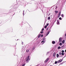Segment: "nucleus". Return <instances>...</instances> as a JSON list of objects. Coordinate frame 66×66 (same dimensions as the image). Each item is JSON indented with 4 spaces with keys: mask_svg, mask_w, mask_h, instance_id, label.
Returning a JSON list of instances; mask_svg holds the SVG:
<instances>
[{
    "mask_svg": "<svg viewBox=\"0 0 66 66\" xmlns=\"http://www.w3.org/2000/svg\"><path fill=\"white\" fill-rule=\"evenodd\" d=\"M29 57H30V56H28L27 57V59L26 60V62H28V60H29Z\"/></svg>",
    "mask_w": 66,
    "mask_h": 66,
    "instance_id": "1",
    "label": "nucleus"
},
{
    "mask_svg": "<svg viewBox=\"0 0 66 66\" xmlns=\"http://www.w3.org/2000/svg\"><path fill=\"white\" fill-rule=\"evenodd\" d=\"M49 60V58H47L45 61L44 63H47V61H48Z\"/></svg>",
    "mask_w": 66,
    "mask_h": 66,
    "instance_id": "2",
    "label": "nucleus"
},
{
    "mask_svg": "<svg viewBox=\"0 0 66 66\" xmlns=\"http://www.w3.org/2000/svg\"><path fill=\"white\" fill-rule=\"evenodd\" d=\"M59 42L60 43L62 42V38H60L59 39Z\"/></svg>",
    "mask_w": 66,
    "mask_h": 66,
    "instance_id": "3",
    "label": "nucleus"
},
{
    "mask_svg": "<svg viewBox=\"0 0 66 66\" xmlns=\"http://www.w3.org/2000/svg\"><path fill=\"white\" fill-rule=\"evenodd\" d=\"M52 43L53 44H55V42L54 41H52Z\"/></svg>",
    "mask_w": 66,
    "mask_h": 66,
    "instance_id": "4",
    "label": "nucleus"
},
{
    "mask_svg": "<svg viewBox=\"0 0 66 66\" xmlns=\"http://www.w3.org/2000/svg\"><path fill=\"white\" fill-rule=\"evenodd\" d=\"M56 55V54L54 52V53L53 54V56H54V57H55Z\"/></svg>",
    "mask_w": 66,
    "mask_h": 66,
    "instance_id": "5",
    "label": "nucleus"
},
{
    "mask_svg": "<svg viewBox=\"0 0 66 66\" xmlns=\"http://www.w3.org/2000/svg\"><path fill=\"white\" fill-rule=\"evenodd\" d=\"M65 42V40H64L62 41V43L63 44H64V43Z\"/></svg>",
    "mask_w": 66,
    "mask_h": 66,
    "instance_id": "6",
    "label": "nucleus"
},
{
    "mask_svg": "<svg viewBox=\"0 0 66 66\" xmlns=\"http://www.w3.org/2000/svg\"><path fill=\"white\" fill-rule=\"evenodd\" d=\"M49 33H50V31H49L46 34L47 35H48L49 34Z\"/></svg>",
    "mask_w": 66,
    "mask_h": 66,
    "instance_id": "7",
    "label": "nucleus"
},
{
    "mask_svg": "<svg viewBox=\"0 0 66 66\" xmlns=\"http://www.w3.org/2000/svg\"><path fill=\"white\" fill-rule=\"evenodd\" d=\"M49 33H50V31H49L46 34L47 35H48L49 34Z\"/></svg>",
    "mask_w": 66,
    "mask_h": 66,
    "instance_id": "8",
    "label": "nucleus"
},
{
    "mask_svg": "<svg viewBox=\"0 0 66 66\" xmlns=\"http://www.w3.org/2000/svg\"><path fill=\"white\" fill-rule=\"evenodd\" d=\"M61 15V12H60L58 14V17H60V15Z\"/></svg>",
    "mask_w": 66,
    "mask_h": 66,
    "instance_id": "9",
    "label": "nucleus"
},
{
    "mask_svg": "<svg viewBox=\"0 0 66 66\" xmlns=\"http://www.w3.org/2000/svg\"><path fill=\"white\" fill-rule=\"evenodd\" d=\"M47 19L48 20H49L50 19V16L48 17V18Z\"/></svg>",
    "mask_w": 66,
    "mask_h": 66,
    "instance_id": "10",
    "label": "nucleus"
},
{
    "mask_svg": "<svg viewBox=\"0 0 66 66\" xmlns=\"http://www.w3.org/2000/svg\"><path fill=\"white\" fill-rule=\"evenodd\" d=\"M32 50H34V49H35V47H33L32 48Z\"/></svg>",
    "mask_w": 66,
    "mask_h": 66,
    "instance_id": "11",
    "label": "nucleus"
},
{
    "mask_svg": "<svg viewBox=\"0 0 66 66\" xmlns=\"http://www.w3.org/2000/svg\"><path fill=\"white\" fill-rule=\"evenodd\" d=\"M56 56L57 57H58L59 56V55L58 54H57L56 55Z\"/></svg>",
    "mask_w": 66,
    "mask_h": 66,
    "instance_id": "12",
    "label": "nucleus"
},
{
    "mask_svg": "<svg viewBox=\"0 0 66 66\" xmlns=\"http://www.w3.org/2000/svg\"><path fill=\"white\" fill-rule=\"evenodd\" d=\"M41 35V34L39 35L38 36V38H40V36Z\"/></svg>",
    "mask_w": 66,
    "mask_h": 66,
    "instance_id": "13",
    "label": "nucleus"
},
{
    "mask_svg": "<svg viewBox=\"0 0 66 66\" xmlns=\"http://www.w3.org/2000/svg\"><path fill=\"white\" fill-rule=\"evenodd\" d=\"M62 54V53L61 52H59V54L60 55H61V54Z\"/></svg>",
    "mask_w": 66,
    "mask_h": 66,
    "instance_id": "14",
    "label": "nucleus"
},
{
    "mask_svg": "<svg viewBox=\"0 0 66 66\" xmlns=\"http://www.w3.org/2000/svg\"><path fill=\"white\" fill-rule=\"evenodd\" d=\"M59 61H60V62H61L62 61V59H60Z\"/></svg>",
    "mask_w": 66,
    "mask_h": 66,
    "instance_id": "15",
    "label": "nucleus"
},
{
    "mask_svg": "<svg viewBox=\"0 0 66 66\" xmlns=\"http://www.w3.org/2000/svg\"><path fill=\"white\" fill-rule=\"evenodd\" d=\"M55 13H58V11H55Z\"/></svg>",
    "mask_w": 66,
    "mask_h": 66,
    "instance_id": "16",
    "label": "nucleus"
},
{
    "mask_svg": "<svg viewBox=\"0 0 66 66\" xmlns=\"http://www.w3.org/2000/svg\"><path fill=\"white\" fill-rule=\"evenodd\" d=\"M59 45H60V46H62V43H60L59 44Z\"/></svg>",
    "mask_w": 66,
    "mask_h": 66,
    "instance_id": "17",
    "label": "nucleus"
},
{
    "mask_svg": "<svg viewBox=\"0 0 66 66\" xmlns=\"http://www.w3.org/2000/svg\"><path fill=\"white\" fill-rule=\"evenodd\" d=\"M61 47L60 46H59L58 47V49H61Z\"/></svg>",
    "mask_w": 66,
    "mask_h": 66,
    "instance_id": "18",
    "label": "nucleus"
},
{
    "mask_svg": "<svg viewBox=\"0 0 66 66\" xmlns=\"http://www.w3.org/2000/svg\"><path fill=\"white\" fill-rule=\"evenodd\" d=\"M47 26L46 25L44 27V28L45 29H46V28H47Z\"/></svg>",
    "mask_w": 66,
    "mask_h": 66,
    "instance_id": "19",
    "label": "nucleus"
},
{
    "mask_svg": "<svg viewBox=\"0 0 66 66\" xmlns=\"http://www.w3.org/2000/svg\"><path fill=\"white\" fill-rule=\"evenodd\" d=\"M29 50H26V52H29Z\"/></svg>",
    "mask_w": 66,
    "mask_h": 66,
    "instance_id": "20",
    "label": "nucleus"
},
{
    "mask_svg": "<svg viewBox=\"0 0 66 66\" xmlns=\"http://www.w3.org/2000/svg\"><path fill=\"white\" fill-rule=\"evenodd\" d=\"M61 52H62V53H64V51L62 50L61 51Z\"/></svg>",
    "mask_w": 66,
    "mask_h": 66,
    "instance_id": "21",
    "label": "nucleus"
},
{
    "mask_svg": "<svg viewBox=\"0 0 66 66\" xmlns=\"http://www.w3.org/2000/svg\"><path fill=\"white\" fill-rule=\"evenodd\" d=\"M61 54L62 55H64V53H62Z\"/></svg>",
    "mask_w": 66,
    "mask_h": 66,
    "instance_id": "22",
    "label": "nucleus"
},
{
    "mask_svg": "<svg viewBox=\"0 0 66 66\" xmlns=\"http://www.w3.org/2000/svg\"><path fill=\"white\" fill-rule=\"evenodd\" d=\"M60 62H60V61L59 60L58 61H57V63H59Z\"/></svg>",
    "mask_w": 66,
    "mask_h": 66,
    "instance_id": "23",
    "label": "nucleus"
},
{
    "mask_svg": "<svg viewBox=\"0 0 66 66\" xmlns=\"http://www.w3.org/2000/svg\"><path fill=\"white\" fill-rule=\"evenodd\" d=\"M59 20H62V18H61V17L59 18Z\"/></svg>",
    "mask_w": 66,
    "mask_h": 66,
    "instance_id": "24",
    "label": "nucleus"
},
{
    "mask_svg": "<svg viewBox=\"0 0 66 66\" xmlns=\"http://www.w3.org/2000/svg\"><path fill=\"white\" fill-rule=\"evenodd\" d=\"M57 24H59V21H57Z\"/></svg>",
    "mask_w": 66,
    "mask_h": 66,
    "instance_id": "25",
    "label": "nucleus"
},
{
    "mask_svg": "<svg viewBox=\"0 0 66 66\" xmlns=\"http://www.w3.org/2000/svg\"><path fill=\"white\" fill-rule=\"evenodd\" d=\"M57 62L55 61V64H57Z\"/></svg>",
    "mask_w": 66,
    "mask_h": 66,
    "instance_id": "26",
    "label": "nucleus"
},
{
    "mask_svg": "<svg viewBox=\"0 0 66 66\" xmlns=\"http://www.w3.org/2000/svg\"><path fill=\"white\" fill-rule=\"evenodd\" d=\"M25 65V64H23L21 66H24Z\"/></svg>",
    "mask_w": 66,
    "mask_h": 66,
    "instance_id": "27",
    "label": "nucleus"
},
{
    "mask_svg": "<svg viewBox=\"0 0 66 66\" xmlns=\"http://www.w3.org/2000/svg\"><path fill=\"white\" fill-rule=\"evenodd\" d=\"M44 30V28H43L42 29V31H43Z\"/></svg>",
    "mask_w": 66,
    "mask_h": 66,
    "instance_id": "28",
    "label": "nucleus"
},
{
    "mask_svg": "<svg viewBox=\"0 0 66 66\" xmlns=\"http://www.w3.org/2000/svg\"><path fill=\"white\" fill-rule=\"evenodd\" d=\"M44 41H42L41 42V43H44Z\"/></svg>",
    "mask_w": 66,
    "mask_h": 66,
    "instance_id": "29",
    "label": "nucleus"
},
{
    "mask_svg": "<svg viewBox=\"0 0 66 66\" xmlns=\"http://www.w3.org/2000/svg\"><path fill=\"white\" fill-rule=\"evenodd\" d=\"M62 17H63L64 16V15H63V14H62Z\"/></svg>",
    "mask_w": 66,
    "mask_h": 66,
    "instance_id": "30",
    "label": "nucleus"
},
{
    "mask_svg": "<svg viewBox=\"0 0 66 66\" xmlns=\"http://www.w3.org/2000/svg\"><path fill=\"white\" fill-rule=\"evenodd\" d=\"M43 32H43V31H41L40 32V33L42 34V33H43Z\"/></svg>",
    "mask_w": 66,
    "mask_h": 66,
    "instance_id": "31",
    "label": "nucleus"
},
{
    "mask_svg": "<svg viewBox=\"0 0 66 66\" xmlns=\"http://www.w3.org/2000/svg\"><path fill=\"white\" fill-rule=\"evenodd\" d=\"M48 25H49V23H48L47 24H46V26H48Z\"/></svg>",
    "mask_w": 66,
    "mask_h": 66,
    "instance_id": "32",
    "label": "nucleus"
},
{
    "mask_svg": "<svg viewBox=\"0 0 66 66\" xmlns=\"http://www.w3.org/2000/svg\"><path fill=\"white\" fill-rule=\"evenodd\" d=\"M45 38H43V40H45Z\"/></svg>",
    "mask_w": 66,
    "mask_h": 66,
    "instance_id": "33",
    "label": "nucleus"
},
{
    "mask_svg": "<svg viewBox=\"0 0 66 66\" xmlns=\"http://www.w3.org/2000/svg\"><path fill=\"white\" fill-rule=\"evenodd\" d=\"M43 35H42L41 36V37H43Z\"/></svg>",
    "mask_w": 66,
    "mask_h": 66,
    "instance_id": "34",
    "label": "nucleus"
},
{
    "mask_svg": "<svg viewBox=\"0 0 66 66\" xmlns=\"http://www.w3.org/2000/svg\"><path fill=\"white\" fill-rule=\"evenodd\" d=\"M65 52H66V50H65Z\"/></svg>",
    "mask_w": 66,
    "mask_h": 66,
    "instance_id": "35",
    "label": "nucleus"
},
{
    "mask_svg": "<svg viewBox=\"0 0 66 66\" xmlns=\"http://www.w3.org/2000/svg\"><path fill=\"white\" fill-rule=\"evenodd\" d=\"M22 44H23V42H22Z\"/></svg>",
    "mask_w": 66,
    "mask_h": 66,
    "instance_id": "36",
    "label": "nucleus"
},
{
    "mask_svg": "<svg viewBox=\"0 0 66 66\" xmlns=\"http://www.w3.org/2000/svg\"><path fill=\"white\" fill-rule=\"evenodd\" d=\"M56 7H57V6H56Z\"/></svg>",
    "mask_w": 66,
    "mask_h": 66,
    "instance_id": "37",
    "label": "nucleus"
}]
</instances>
